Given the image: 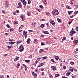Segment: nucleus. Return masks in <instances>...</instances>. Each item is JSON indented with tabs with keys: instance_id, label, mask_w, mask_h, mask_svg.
Segmentation results:
<instances>
[{
	"instance_id": "1",
	"label": "nucleus",
	"mask_w": 78,
	"mask_h": 78,
	"mask_svg": "<svg viewBox=\"0 0 78 78\" xmlns=\"http://www.w3.org/2000/svg\"><path fill=\"white\" fill-rule=\"evenodd\" d=\"M75 33H76V32L73 30H71L70 32V33L69 34V36H72Z\"/></svg>"
},
{
	"instance_id": "2",
	"label": "nucleus",
	"mask_w": 78,
	"mask_h": 78,
	"mask_svg": "<svg viewBox=\"0 0 78 78\" xmlns=\"http://www.w3.org/2000/svg\"><path fill=\"white\" fill-rule=\"evenodd\" d=\"M23 5H24V7L25 8L27 5V2L25 0H21Z\"/></svg>"
},
{
	"instance_id": "3",
	"label": "nucleus",
	"mask_w": 78,
	"mask_h": 78,
	"mask_svg": "<svg viewBox=\"0 0 78 78\" xmlns=\"http://www.w3.org/2000/svg\"><path fill=\"white\" fill-rule=\"evenodd\" d=\"M32 75H33V76L34 77V78H37V74L36 73L33 72L32 73Z\"/></svg>"
},
{
	"instance_id": "4",
	"label": "nucleus",
	"mask_w": 78,
	"mask_h": 78,
	"mask_svg": "<svg viewBox=\"0 0 78 78\" xmlns=\"http://www.w3.org/2000/svg\"><path fill=\"white\" fill-rule=\"evenodd\" d=\"M23 34H24L25 37L26 38L27 37V31H23Z\"/></svg>"
},
{
	"instance_id": "5",
	"label": "nucleus",
	"mask_w": 78,
	"mask_h": 78,
	"mask_svg": "<svg viewBox=\"0 0 78 78\" xmlns=\"http://www.w3.org/2000/svg\"><path fill=\"white\" fill-rule=\"evenodd\" d=\"M18 5L19 6H18L17 8H22V4H21V3L20 2H19L18 3Z\"/></svg>"
},
{
	"instance_id": "6",
	"label": "nucleus",
	"mask_w": 78,
	"mask_h": 78,
	"mask_svg": "<svg viewBox=\"0 0 78 78\" xmlns=\"http://www.w3.org/2000/svg\"><path fill=\"white\" fill-rule=\"evenodd\" d=\"M73 43L76 45H77L78 43V40H74L73 41Z\"/></svg>"
},
{
	"instance_id": "7",
	"label": "nucleus",
	"mask_w": 78,
	"mask_h": 78,
	"mask_svg": "<svg viewBox=\"0 0 78 78\" xmlns=\"http://www.w3.org/2000/svg\"><path fill=\"white\" fill-rule=\"evenodd\" d=\"M59 76H60V75L58 73V74H56L55 75V78H56V77H59Z\"/></svg>"
},
{
	"instance_id": "8",
	"label": "nucleus",
	"mask_w": 78,
	"mask_h": 78,
	"mask_svg": "<svg viewBox=\"0 0 78 78\" xmlns=\"http://www.w3.org/2000/svg\"><path fill=\"white\" fill-rule=\"evenodd\" d=\"M23 66L25 67V71H26L27 70V66H26L24 64H23Z\"/></svg>"
},
{
	"instance_id": "9",
	"label": "nucleus",
	"mask_w": 78,
	"mask_h": 78,
	"mask_svg": "<svg viewBox=\"0 0 78 78\" xmlns=\"http://www.w3.org/2000/svg\"><path fill=\"white\" fill-rule=\"evenodd\" d=\"M12 47V46H10L7 47L8 48V50H10L11 49V48Z\"/></svg>"
},
{
	"instance_id": "10",
	"label": "nucleus",
	"mask_w": 78,
	"mask_h": 78,
	"mask_svg": "<svg viewBox=\"0 0 78 78\" xmlns=\"http://www.w3.org/2000/svg\"><path fill=\"white\" fill-rule=\"evenodd\" d=\"M41 58L42 59H47V57L45 56L43 57L38 58L37 59H41Z\"/></svg>"
},
{
	"instance_id": "11",
	"label": "nucleus",
	"mask_w": 78,
	"mask_h": 78,
	"mask_svg": "<svg viewBox=\"0 0 78 78\" xmlns=\"http://www.w3.org/2000/svg\"><path fill=\"white\" fill-rule=\"evenodd\" d=\"M57 20L58 22H60V23H61V22H62V21H61V20L58 18H57Z\"/></svg>"
},
{
	"instance_id": "12",
	"label": "nucleus",
	"mask_w": 78,
	"mask_h": 78,
	"mask_svg": "<svg viewBox=\"0 0 78 78\" xmlns=\"http://www.w3.org/2000/svg\"><path fill=\"white\" fill-rule=\"evenodd\" d=\"M30 41H31V39H28L27 41V44H29Z\"/></svg>"
},
{
	"instance_id": "13",
	"label": "nucleus",
	"mask_w": 78,
	"mask_h": 78,
	"mask_svg": "<svg viewBox=\"0 0 78 78\" xmlns=\"http://www.w3.org/2000/svg\"><path fill=\"white\" fill-rule=\"evenodd\" d=\"M43 33H44L45 34H49L48 32L47 31H43Z\"/></svg>"
},
{
	"instance_id": "14",
	"label": "nucleus",
	"mask_w": 78,
	"mask_h": 78,
	"mask_svg": "<svg viewBox=\"0 0 78 78\" xmlns=\"http://www.w3.org/2000/svg\"><path fill=\"white\" fill-rule=\"evenodd\" d=\"M70 74H71V72H69H69H68L66 74V75L67 76H69V75H70Z\"/></svg>"
},
{
	"instance_id": "15",
	"label": "nucleus",
	"mask_w": 78,
	"mask_h": 78,
	"mask_svg": "<svg viewBox=\"0 0 78 78\" xmlns=\"http://www.w3.org/2000/svg\"><path fill=\"white\" fill-rule=\"evenodd\" d=\"M68 12L69 15H71V13H72V12H73V11H68Z\"/></svg>"
},
{
	"instance_id": "16",
	"label": "nucleus",
	"mask_w": 78,
	"mask_h": 78,
	"mask_svg": "<svg viewBox=\"0 0 78 78\" xmlns=\"http://www.w3.org/2000/svg\"><path fill=\"white\" fill-rule=\"evenodd\" d=\"M23 16H24L23 15H21V16H20V17L22 19L23 21L24 20V19L23 18Z\"/></svg>"
},
{
	"instance_id": "17",
	"label": "nucleus",
	"mask_w": 78,
	"mask_h": 78,
	"mask_svg": "<svg viewBox=\"0 0 78 78\" xmlns=\"http://www.w3.org/2000/svg\"><path fill=\"white\" fill-rule=\"evenodd\" d=\"M25 61L26 62V63H29L30 62V60H25Z\"/></svg>"
},
{
	"instance_id": "18",
	"label": "nucleus",
	"mask_w": 78,
	"mask_h": 78,
	"mask_svg": "<svg viewBox=\"0 0 78 78\" xmlns=\"http://www.w3.org/2000/svg\"><path fill=\"white\" fill-rule=\"evenodd\" d=\"M31 12L30 11H29L27 12V15L28 16H31Z\"/></svg>"
},
{
	"instance_id": "19",
	"label": "nucleus",
	"mask_w": 78,
	"mask_h": 78,
	"mask_svg": "<svg viewBox=\"0 0 78 78\" xmlns=\"http://www.w3.org/2000/svg\"><path fill=\"white\" fill-rule=\"evenodd\" d=\"M20 49H23V48H23V46L22 44L20 45Z\"/></svg>"
},
{
	"instance_id": "20",
	"label": "nucleus",
	"mask_w": 78,
	"mask_h": 78,
	"mask_svg": "<svg viewBox=\"0 0 78 78\" xmlns=\"http://www.w3.org/2000/svg\"><path fill=\"white\" fill-rule=\"evenodd\" d=\"M70 4L72 5H73V0H71L70 2Z\"/></svg>"
},
{
	"instance_id": "21",
	"label": "nucleus",
	"mask_w": 78,
	"mask_h": 78,
	"mask_svg": "<svg viewBox=\"0 0 78 78\" xmlns=\"http://www.w3.org/2000/svg\"><path fill=\"white\" fill-rule=\"evenodd\" d=\"M40 27L41 28H44V27H45V24H42L40 25Z\"/></svg>"
},
{
	"instance_id": "22",
	"label": "nucleus",
	"mask_w": 78,
	"mask_h": 78,
	"mask_svg": "<svg viewBox=\"0 0 78 78\" xmlns=\"http://www.w3.org/2000/svg\"><path fill=\"white\" fill-rule=\"evenodd\" d=\"M52 70L53 71H55L56 70V67L55 66V67L53 68L52 69Z\"/></svg>"
},
{
	"instance_id": "23",
	"label": "nucleus",
	"mask_w": 78,
	"mask_h": 78,
	"mask_svg": "<svg viewBox=\"0 0 78 78\" xmlns=\"http://www.w3.org/2000/svg\"><path fill=\"white\" fill-rule=\"evenodd\" d=\"M51 61L53 63H55V64H56V62H55V61H54V60H53V59H51Z\"/></svg>"
},
{
	"instance_id": "24",
	"label": "nucleus",
	"mask_w": 78,
	"mask_h": 78,
	"mask_svg": "<svg viewBox=\"0 0 78 78\" xmlns=\"http://www.w3.org/2000/svg\"><path fill=\"white\" fill-rule=\"evenodd\" d=\"M24 27V26L23 25H21L20 27H19V29L20 30V29H21V28H22L23 27Z\"/></svg>"
},
{
	"instance_id": "25",
	"label": "nucleus",
	"mask_w": 78,
	"mask_h": 78,
	"mask_svg": "<svg viewBox=\"0 0 78 78\" xmlns=\"http://www.w3.org/2000/svg\"><path fill=\"white\" fill-rule=\"evenodd\" d=\"M66 8L67 9H71V7H70V6H67L66 7Z\"/></svg>"
},
{
	"instance_id": "26",
	"label": "nucleus",
	"mask_w": 78,
	"mask_h": 78,
	"mask_svg": "<svg viewBox=\"0 0 78 78\" xmlns=\"http://www.w3.org/2000/svg\"><path fill=\"white\" fill-rule=\"evenodd\" d=\"M46 16H50V12H46Z\"/></svg>"
},
{
	"instance_id": "27",
	"label": "nucleus",
	"mask_w": 78,
	"mask_h": 78,
	"mask_svg": "<svg viewBox=\"0 0 78 78\" xmlns=\"http://www.w3.org/2000/svg\"><path fill=\"white\" fill-rule=\"evenodd\" d=\"M9 44H10V45H14V42H9Z\"/></svg>"
},
{
	"instance_id": "28",
	"label": "nucleus",
	"mask_w": 78,
	"mask_h": 78,
	"mask_svg": "<svg viewBox=\"0 0 78 78\" xmlns=\"http://www.w3.org/2000/svg\"><path fill=\"white\" fill-rule=\"evenodd\" d=\"M18 21H16L14 22V24H15V25H17V24H18Z\"/></svg>"
},
{
	"instance_id": "29",
	"label": "nucleus",
	"mask_w": 78,
	"mask_h": 78,
	"mask_svg": "<svg viewBox=\"0 0 78 78\" xmlns=\"http://www.w3.org/2000/svg\"><path fill=\"white\" fill-rule=\"evenodd\" d=\"M9 4H7V3L5 5V6L6 7H9Z\"/></svg>"
},
{
	"instance_id": "30",
	"label": "nucleus",
	"mask_w": 78,
	"mask_h": 78,
	"mask_svg": "<svg viewBox=\"0 0 78 78\" xmlns=\"http://www.w3.org/2000/svg\"><path fill=\"white\" fill-rule=\"evenodd\" d=\"M51 24H52L53 26H55V22H51Z\"/></svg>"
},
{
	"instance_id": "31",
	"label": "nucleus",
	"mask_w": 78,
	"mask_h": 78,
	"mask_svg": "<svg viewBox=\"0 0 78 78\" xmlns=\"http://www.w3.org/2000/svg\"><path fill=\"white\" fill-rule=\"evenodd\" d=\"M20 49V50H19V51H20V52H22V51H23V50H24V48L21 49Z\"/></svg>"
},
{
	"instance_id": "32",
	"label": "nucleus",
	"mask_w": 78,
	"mask_h": 78,
	"mask_svg": "<svg viewBox=\"0 0 78 78\" xmlns=\"http://www.w3.org/2000/svg\"><path fill=\"white\" fill-rule=\"evenodd\" d=\"M37 40L35 39L34 41V43H36V42H37Z\"/></svg>"
},
{
	"instance_id": "33",
	"label": "nucleus",
	"mask_w": 78,
	"mask_h": 78,
	"mask_svg": "<svg viewBox=\"0 0 78 78\" xmlns=\"http://www.w3.org/2000/svg\"><path fill=\"white\" fill-rule=\"evenodd\" d=\"M43 51V50L42 49H41L39 51V53H42Z\"/></svg>"
},
{
	"instance_id": "34",
	"label": "nucleus",
	"mask_w": 78,
	"mask_h": 78,
	"mask_svg": "<svg viewBox=\"0 0 78 78\" xmlns=\"http://www.w3.org/2000/svg\"><path fill=\"white\" fill-rule=\"evenodd\" d=\"M70 63L72 65H74V62H71Z\"/></svg>"
},
{
	"instance_id": "35",
	"label": "nucleus",
	"mask_w": 78,
	"mask_h": 78,
	"mask_svg": "<svg viewBox=\"0 0 78 78\" xmlns=\"http://www.w3.org/2000/svg\"><path fill=\"white\" fill-rule=\"evenodd\" d=\"M74 14H78V11H75V12H74Z\"/></svg>"
},
{
	"instance_id": "36",
	"label": "nucleus",
	"mask_w": 78,
	"mask_h": 78,
	"mask_svg": "<svg viewBox=\"0 0 78 78\" xmlns=\"http://www.w3.org/2000/svg\"><path fill=\"white\" fill-rule=\"evenodd\" d=\"M20 63H18L17 65V66H18L17 67V68H19V67H20Z\"/></svg>"
},
{
	"instance_id": "37",
	"label": "nucleus",
	"mask_w": 78,
	"mask_h": 78,
	"mask_svg": "<svg viewBox=\"0 0 78 78\" xmlns=\"http://www.w3.org/2000/svg\"><path fill=\"white\" fill-rule=\"evenodd\" d=\"M74 69L72 68V69H70L69 70H70V71H71L72 72H73V70Z\"/></svg>"
},
{
	"instance_id": "38",
	"label": "nucleus",
	"mask_w": 78,
	"mask_h": 78,
	"mask_svg": "<svg viewBox=\"0 0 78 78\" xmlns=\"http://www.w3.org/2000/svg\"><path fill=\"white\" fill-rule=\"evenodd\" d=\"M44 5H47V2L46 1V0L44 1Z\"/></svg>"
},
{
	"instance_id": "39",
	"label": "nucleus",
	"mask_w": 78,
	"mask_h": 78,
	"mask_svg": "<svg viewBox=\"0 0 78 78\" xmlns=\"http://www.w3.org/2000/svg\"><path fill=\"white\" fill-rule=\"evenodd\" d=\"M55 59H59V57H58V56H56L55 58Z\"/></svg>"
},
{
	"instance_id": "40",
	"label": "nucleus",
	"mask_w": 78,
	"mask_h": 78,
	"mask_svg": "<svg viewBox=\"0 0 78 78\" xmlns=\"http://www.w3.org/2000/svg\"><path fill=\"white\" fill-rule=\"evenodd\" d=\"M39 7H40V8L42 9V8H43V6L42 5H40Z\"/></svg>"
},
{
	"instance_id": "41",
	"label": "nucleus",
	"mask_w": 78,
	"mask_h": 78,
	"mask_svg": "<svg viewBox=\"0 0 78 78\" xmlns=\"http://www.w3.org/2000/svg\"><path fill=\"white\" fill-rule=\"evenodd\" d=\"M2 12L3 14H5V10H2Z\"/></svg>"
},
{
	"instance_id": "42",
	"label": "nucleus",
	"mask_w": 78,
	"mask_h": 78,
	"mask_svg": "<svg viewBox=\"0 0 78 78\" xmlns=\"http://www.w3.org/2000/svg\"><path fill=\"white\" fill-rule=\"evenodd\" d=\"M32 25H33L32 27H35V25H36V24H35V23H33L32 24Z\"/></svg>"
},
{
	"instance_id": "43",
	"label": "nucleus",
	"mask_w": 78,
	"mask_h": 78,
	"mask_svg": "<svg viewBox=\"0 0 78 78\" xmlns=\"http://www.w3.org/2000/svg\"><path fill=\"white\" fill-rule=\"evenodd\" d=\"M54 67H55V66H51V70H52V69H53Z\"/></svg>"
},
{
	"instance_id": "44",
	"label": "nucleus",
	"mask_w": 78,
	"mask_h": 78,
	"mask_svg": "<svg viewBox=\"0 0 78 78\" xmlns=\"http://www.w3.org/2000/svg\"><path fill=\"white\" fill-rule=\"evenodd\" d=\"M28 4H29V5H30V4H31V1L30 0H29L28 1Z\"/></svg>"
},
{
	"instance_id": "45",
	"label": "nucleus",
	"mask_w": 78,
	"mask_h": 78,
	"mask_svg": "<svg viewBox=\"0 0 78 78\" xmlns=\"http://www.w3.org/2000/svg\"><path fill=\"white\" fill-rule=\"evenodd\" d=\"M17 43H18V44H20V43H21V41H20L19 40L18 41H17Z\"/></svg>"
},
{
	"instance_id": "46",
	"label": "nucleus",
	"mask_w": 78,
	"mask_h": 78,
	"mask_svg": "<svg viewBox=\"0 0 78 78\" xmlns=\"http://www.w3.org/2000/svg\"><path fill=\"white\" fill-rule=\"evenodd\" d=\"M52 14L53 16H55V12L54 11H53L52 12Z\"/></svg>"
},
{
	"instance_id": "47",
	"label": "nucleus",
	"mask_w": 78,
	"mask_h": 78,
	"mask_svg": "<svg viewBox=\"0 0 78 78\" xmlns=\"http://www.w3.org/2000/svg\"><path fill=\"white\" fill-rule=\"evenodd\" d=\"M16 13H19V12H20V11H19V10H17L16 11Z\"/></svg>"
},
{
	"instance_id": "48",
	"label": "nucleus",
	"mask_w": 78,
	"mask_h": 78,
	"mask_svg": "<svg viewBox=\"0 0 78 78\" xmlns=\"http://www.w3.org/2000/svg\"><path fill=\"white\" fill-rule=\"evenodd\" d=\"M39 64H40L41 66H43V65H44V64L42 63H39Z\"/></svg>"
},
{
	"instance_id": "49",
	"label": "nucleus",
	"mask_w": 78,
	"mask_h": 78,
	"mask_svg": "<svg viewBox=\"0 0 78 78\" xmlns=\"http://www.w3.org/2000/svg\"><path fill=\"white\" fill-rule=\"evenodd\" d=\"M41 75H45V74L43 72L41 73Z\"/></svg>"
},
{
	"instance_id": "50",
	"label": "nucleus",
	"mask_w": 78,
	"mask_h": 78,
	"mask_svg": "<svg viewBox=\"0 0 78 78\" xmlns=\"http://www.w3.org/2000/svg\"><path fill=\"white\" fill-rule=\"evenodd\" d=\"M40 70L42 72L43 70H44V68H42Z\"/></svg>"
},
{
	"instance_id": "51",
	"label": "nucleus",
	"mask_w": 78,
	"mask_h": 78,
	"mask_svg": "<svg viewBox=\"0 0 78 78\" xmlns=\"http://www.w3.org/2000/svg\"><path fill=\"white\" fill-rule=\"evenodd\" d=\"M51 75V76H49V77H50V78H53V76L51 75V74H50Z\"/></svg>"
},
{
	"instance_id": "52",
	"label": "nucleus",
	"mask_w": 78,
	"mask_h": 78,
	"mask_svg": "<svg viewBox=\"0 0 78 78\" xmlns=\"http://www.w3.org/2000/svg\"><path fill=\"white\" fill-rule=\"evenodd\" d=\"M10 31H13V29L12 28H11L10 30Z\"/></svg>"
},
{
	"instance_id": "53",
	"label": "nucleus",
	"mask_w": 78,
	"mask_h": 78,
	"mask_svg": "<svg viewBox=\"0 0 78 78\" xmlns=\"http://www.w3.org/2000/svg\"><path fill=\"white\" fill-rule=\"evenodd\" d=\"M17 60H19V59H14L15 61H17Z\"/></svg>"
},
{
	"instance_id": "54",
	"label": "nucleus",
	"mask_w": 78,
	"mask_h": 78,
	"mask_svg": "<svg viewBox=\"0 0 78 78\" xmlns=\"http://www.w3.org/2000/svg\"><path fill=\"white\" fill-rule=\"evenodd\" d=\"M66 66H63V69H66Z\"/></svg>"
},
{
	"instance_id": "55",
	"label": "nucleus",
	"mask_w": 78,
	"mask_h": 78,
	"mask_svg": "<svg viewBox=\"0 0 78 78\" xmlns=\"http://www.w3.org/2000/svg\"><path fill=\"white\" fill-rule=\"evenodd\" d=\"M41 45H44V43L42 42L41 43Z\"/></svg>"
},
{
	"instance_id": "56",
	"label": "nucleus",
	"mask_w": 78,
	"mask_h": 78,
	"mask_svg": "<svg viewBox=\"0 0 78 78\" xmlns=\"http://www.w3.org/2000/svg\"><path fill=\"white\" fill-rule=\"evenodd\" d=\"M6 26L7 27V28H9V24H7Z\"/></svg>"
},
{
	"instance_id": "57",
	"label": "nucleus",
	"mask_w": 78,
	"mask_h": 78,
	"mask_svg": "<svg viewBox=\"0 0 78 78\" xmlns=\"http://www.w3.org/2000/svg\"><path fill=\"white\" fill-rule=\"evenodd\" d=\"M71 23L72 22H68V24H69V25H70V24H71Z\"/></svg>"
},
{
	"instance_id": "58",
	"label": "nucleus",
	"mask_w": 78,
	"mask_h": 78,
	"mask_svg": "<svg viewBox=\"0 0 78 78\" xmlns=\"http://www.w3.org/2000/svg\"><path fill=\"white\" fill-rule=\"evenodd\" d=\"M62 78H68V77H66L65 76H62Z\"/></svg>"
},
{
	"instance_id": "59",
	"label": "nucleus",
	"mask_w": 78,
	"mask_h": 78,
	"mask_svg": "<svg viewBox=\"0 0 78 78\" xmlns=\"http://www.w3.org/2000/svg\"><path fill=\"white\" fill-rule=\"evenodd\" d=\"M76 31H78V27H76Z\"/></svg>"
},
{
	"instance_id": "60",
	"label": "nucleus",
	"mask_w": 78,
	"mask_h": 78,
	"mask_svg": "<svg viewBox=\"0 0 78 78\" xmlns=\"http://www.w3.org/2000/svg\"><path fill=\"white\" fill-rule=\"evenodd\" d=\"M7 56V54H5L4 55V56L5 57H6Z\"/></svg>"
},
{
	"instance_id": "61",
	"label": "nucleus",
	"mask_w": 78,
	"mask_h": 78,
	"mask_svg": "<svg viewBox=\"0 0 78 78\" xmlns=\"http://www.w3.org/2000/svg\"><path fill=\"white\" fill-rule=\"evenodd\" d=\"M54 11L55 12H58V10H57V9H55V10H54Z\"/></svg>"
},
{
	"instance_id": "62",
	"label": "nucleus",
	"mask_w": 78,
	"mask_h": 78,
	"mask_svg": "<svg viewBox=\"0 0 78 78\" xmlns=\"http://www.w3.org/2000/svg\"><path fill=\"white\" fill-rule=\"evenodd\" d=\"M13 14L14 15H16V12H14L13 13Z\"/></svg>"
},
{
	"instance_id": "63",
	"label": "nucleus",
	"mask_w": 78,
	"mask_h": 78,
	"mask_svg": "<svg viewBox=\"0 0 78 78\" xmlns=\"http://www.w3.org/2000/svg\"><path fill=\"white\" fill-rule=\"evenodd\" d=\"M5 35H6V36H8V33H5Z\"/></svg>"
},
{
	"instance_id": "64",
	"label": "nucleus",
	"mask_w": 78,
	"mask_h": 78,
	"mask_svg": "<svg viewBox=\"0 0 78 78\" xmlns=\"http://www.w3.org/2000/svg\"><path fill=\"white\" fill-rule=\"evenodd\" d=\"M71 76L72 77V78H75V77L73 75H71Z\"/></svg>"
}]
</instances>
